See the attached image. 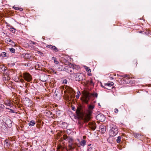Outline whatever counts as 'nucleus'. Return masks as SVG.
Wrapping results in <instances>:
<instances>
[{"instance_id": "f257e3e1", "label": "nucleus", "mask_w": 151, "mask_h": 151, "mask_svg": "<svg viewBox=\"0 0 151 151\" xmlns=\"http://www.w3.org/2000/svg\"><path fill=\"white\" fill-rule=\"evenodd\" d=\"M109 126L110 128V134L112 136H114L118 133V129L115 125L111 123Z\"/></svg>"}, {"instance_id": "f03ea898", "label": "nucleus", "mask_w": 151, "mask_h": 151, "mask_svg": "<svg viewBox=\"0 0 151 151\" xmlns=\"http://www.w3.org/2000/svg\"><path fill=\"white\" fill-rule=\"evenodd\" d=\"M94 108V106L93 105H89L88 107V114L83 118V120L85 122H88L90 119V115L92 112V110Z\"/></svg>"}, {"instance_id": "7ed1b4c3", "label": "nucleus", "mask_w": 151, "mask_h": 151, "mask_svg": "<svg viewBox=\"0 0 151 151\" xmlns=\"http://www.w3.org/2000/svg\"><path fill=\"white\" fill-rule=\"evenodd\" d=\"M73 76L77 81H82L85 78V76L83 74L80 73H74Z\"/></svg>"}, {"instance_id": "20e7f679", "label": "nucleus", "mask_w": 151, "mask_h": 151, "mask_svg": "<svg viewBox=\"0 0 151 151\" xmlns=\"http://www.w3.org/2000/svg\"><path fill=\"white\" fill-rule=\"evenodd\" d=\"M24 79L28 82H30L32 80L31 76L28 73H25L24 74Z\"/></svg>"}, {"instance_id": "39448f33", "label": "nucleus", "mask_w": 151, "mask_h": 151, "mask_svg": "<svg viewBox=\"0 0 151 151\" xmlns=\"http://www.w3.org/2000/svg\"><path fill=\"white\" fill-rule=\"evenodd\" d=\"M89 128L93 130H94L96 128V123L94 122H89L88 124Z\"/></svg>"}, {"instance_id": "423d86ee", "label": "nucleus", "mask_w": 151, "mask_h": 151, "mask_svg": "<svg viewBox=\"0 0 151 151\" xmlns=\"http://www.w3.org/2000/svg\"><path fill=\"white\" fill-rule=\"evenodd\" d=\"M96 118L97 120L101 122L104 121L105 118L104 116L102 114H99L96 116Z\"/></svg>"}, {"instance_id": "0eeeda50", "label": "nucleus", "mask_w": 151, "mask_h": 151, "mask_svg": "<svg viewBox=\"0 0 151 151\" xmlns=\"http://www.w3.org/2000/svg\"><path fill=\"white\" fill-rule=\"evenodd\" d=\"M99 131L102 133H104L106 131V127L103 125H101L99 127Z\"/></svg>"}, {"instance_id": "6e6552de", "label": "nucleus", "mask_w": 151, "mask_h": 151, "mask_svg": "<svg viewBox=\"0 0 151 151\" xmlns=\"http://www.w3.org/2000/svg\"><path fill=\"white\" fill-rule=\"evenodd\" d=\"M5 124L7 125V126L9 127H11L12 125V122L9 119H8L6 120L5 122Z\"/></svg>"}, {"instance_id": "1a4fd4ad", "label": "nucleus", "mask_w": 151, "mask_h": 151, "mask_svg": "<svg viewBox=\"0 0 151 151\" xmlns=\"http://www.w3.org/2000/svg\"><path fill=\"white\" fill-rule=\"evenodd\" d=\"M5 41L7 43L9 42V44H11L13 45H15L14 42L12 40H11L10 38H7L6 39H5Z\"/></svg>"}, {"instance_id": "9d476101", "label": "nucleus", "mask_w": 151, "mask_h": 151, "mask_svg": "<svg viewBox=\"0 0 151 151\" xmlns=\"http://www.w3.org/2000/svg\"><path fill=\"white\" fill-rule=\"evenodd\" d=\"M23 55L25 59H29L31 56V55L29 53H24L23 54Z\"/></svg>"}, {"instance_id": "9b49d317", "label": "nucleus", "mask_w": 151, "mask_h": 151, "mask_svg": "<svg viewBox=\"0 0 151 151\" xmlns=\"http://www.w3.org/2000/svg\"><path fill=\"white\" fill-rule=\"evenodd\" d=\"M57 70L59 71H61L63 69V65H57V68H56Z\"/></svg>"}, {"instance_id": "f8f14e48", "label": "nucleus", "mask_w": 151, "mask_h": 151, "mask_svg": "<svg viewBox=\"0 0 151 151\" xmlns=\"http://www.w3.org/2000/svg\"><path fill=\"white\" fill-rule=\"evenodd\" d=\"M134 137L138 139H140L142 138V136L141 135V134L138 133V134H134Z\"/></svg>"}, {"instance_id": "ddd939ff", "label": "nucleus", "mask_w": 151, "mask_h": 151, "mask_svg": "<svg viewBox=\"0 0 151 151\" xmlns=\"http://www.w3.org/2000/svg\"><path fill=\"white\" fill-rule=\"evenodd\" d=\"M114 85V83L112 82H108L107 83L105 84V86H111Z\"/></svg>"}, {"instance_id": "4468645a", "label": "nucleus", "mask_w": 151, "mask_h": 151, "mask_svg": "<svg viewBox=\"0 0 151 151\" xmlns=\"http://www.w3.org/2000/svg\"><path fill=\"white\" fill-rule=\"evenodd\" d=\"M80 143V145L83 147L86 145V141L84 140H83Z\"/></svg>"}, {"instance_id": "2eb2a0df", "label": "nucleus", "mask_w": 151, "mask_h": 151, "mask_svg": "<svg viewBox=\"0 0 151 151\" xmlns=\"http://www.w3.org/2000/svg\"><path fill=\"white\" fill-rule=\"evenodd\" d=\"M51 50L55 52H57L58 51V48L55 46H52V47Z\"/></svg>"}, {"instance_id": "dca6fc26", "label": "nucleus", "mask_w": 151, "mask_h": 151, "mask_svg": "<svg viewBox=\"0 0 151 151\" xmlns=\"http://www.w3.org/2000/svg\"><path fill=\"white\" fill-rule=\"evenodd\" d=\"M35 124V122L34 121H31L29 123V125L30 126H32L34 125Z\"/></svg>"}, {"instance_id": "f3484780", "label": "nucleus", "mask_w": 151, "mask_h": 151, "mask_svg": "<svg viewBox=\"0 0 151 151\" xmlns=\"http://www.w3.org/2000/svg\"><path fill=\"white\" fill-rule=\"evenodd\" d=\"M10 30L12 33H14L15 32L16 29L14 28L13 27L11 26V27L10 29Z\"/></svg>"}, {"instance_id": "a211bd4d", "label": "nucleus", "mask_w": 151, "mask_h": 151, "mask_svg": "<svg viewBox=\"0 0 151 151\" xmlns=\"http://www.w3.org/2000/svg\"><path fill=\"white\" fill-rule=\"evenodd\" d=\"M52 60H54V63L56 64H58V63H59V62L58 61H57L56 60V58H55V57H53L52 58Z\"/></svg>"}, {"instance_id": "6ab92c4d", "label": "nucleus", "mask_w": 151, "mask_h": 151, "mask_svg": "<svg viewBox=\"0 0 151 151\" xmlns=\"http://www.w3.org/2000/svg\"><path fill=\"white\" fill-rule=\"evenodd\" d=\"M121 137L120 136H118L117 137V138L116 140V141L117 143H120L121 141Z\"/></svg>"}, {"instance_id": "aec40b11", "label": "nucleus", "mask_w": 151, "mask_h": 151, "mask_svg": "<svg viewBox=\"0 0 151 151\" xmlns=\"http://www.w3.org/2000/svg\"><path fill=\"white\" fill-rule=\"evenodd\" d=\"M4 104L8 106H10L11 105V103L9 102L8 101H5Z\"/></svg>"}, {"instance_id": "412c9836", "label": "nucleus", "mask_w": 151, "mask_h": 151, "mask_svg": "<svg viewBox=\"0 0 151 151\" xmlns=\"http://www.w3.org/2000/svg\"><path fill=\"white\" fill-rule=\"evenodd\" d=\"M9 50L12 53H14L15 52V50L14 49L12 48H9Z\"/></svg>"}, {"instance_id": "4be33fe9", "label": "nucleus", "mask_w": 151, "mask_h": 151, "mask_svg": "<svg viewBox=\"0 0 151 151\" xmlns=\"http://www.w3.org/2000/svg\"><path fill=\"white\" fill-rule=\"evenodd\" d=\"M85 69L88 72H90L91 71V70L88 67L85 66Z\"/></svg>"}, {"instance_id": "5701e85b", "label": "nucleus", "mask_w": 151, "mask_h": 151, "mask_svg": "<svg viewBox=\"0 0 151 151\" xmlns=\"http://www.w3.org/2000/svg\"><path fill=\"white\" fill-rule=\"evenodd\" d=\"M4 105L2 104H0V111H1L2 110V109L4 108Z\"/></svg>"}, {"instance_id": "b1692460", "label": "nucleus", "mask_w": 151, "mask_h": 151, "mask_svg": "<svg viewBox=\"0 0 151 151\" xmlns=\"http://www.w3.org/2000/svg\"><path fill=\"white\" fill-rule=\"evenodd\" d=\"M91 145V144H90L88 145V147L87 150L91 151L92 150V147H91L90 146Z\"/></svg>"}, {"instance_id": "393cba45", "label": "nucleus", "mask_w": 151, "mask_h": 151, "mask_svg": "<svg viewBox=\"0 0 151 151\" xmlns=\"http://www.w3.org/2000/svg\"><path fill=\"white\" fill-rule=\"evenodd\" d=\"M69 143H73V139L71 138H69L67 139Z\"/></svg>"}, {"instance_id": "a878e982", "label": "nucleus", "mask_w": 151, "mask_h": 151, "mask_svg": "<svg viewBox=\"0 0 151 151\" xmlns=\"http://www.w3.org/2000/svg\"><path fill=\"white\" fill-rule=\"evenodd\" d=\"M6 52H2L1 53V55L2 57H6L7 56H6Z\"/></svg>"}, {"instance_id": "bb28decb", "label": "nucleus", "mask_w": 151, "mask_h": 151, "mask_svg": "<svg viewBox=\"0 0 151 151\" xmlns=\"http://www.w3.org/2000/svg\"><path fill=\"white\" fill-rule=\"evenodd\" d=\"M25 99L26 101L27 102H28L29 103H31L32 102L31 100L28 98H26Z\"/></svg>"}, {"instance_id": "cd10ccee", "label": "nucleus", "mask_w": 151, "mask_h": 151, "mask_svg": "<svg viewBox=\"0 0 151 151\" xmlns=\"http://www.w3.org/2000/svg\"><path fill=\"white\" fill-rule=\"evenodd\" d=\"M4 144H6V145L7 146L9 145V140L7 139H6L4 141Z\"/></svg>"}, {"instance_id": "c85d7f7f", "label": "nucleus", "mask_w": 151, "mask_h": 151, "mask_svg": "<svg viewBox=\"0 0 151 151\" xmlns=\"http://www.w3.org/2000/svg\"><path fill=\"white\" fill-rule=\"evenodd\" d=\"M91 95L92 96H95L96 97H97L98 96V94L96 93H91Z\"/></svg>"}, {"instance_id": "c756f323", "label": "nucleus", "mask_w": 151, "mask_h": 151, "mask_svg": "<svg viewBox=\"0 0 151 151\" xmlns=\"http://www.w3.org/2000/svg\"><path fill=\"white\" fill-rule=\"evenodd\" d=\"M122 77H123L124 78H130L129 75H127V74L123 75L122 76Z\"/></svg>"}, {"instance_id": "7c9ffc66", "label": "nucleus", "mask_w": 151, "mask_h": 151, "mask_svg": "<svg viewBox=\"0 0 151 151\" xmlns=\"http://www.w3.org/2000/svg\"><path fill=\"white\" fill-rule=\"evenodd\" d=\"M90 85H92L93 86H94V83L92 81V79H91L90 82Z\"/></svg>"}, {"instance_id": "2f4dec72", "label": "nucleus", "mask_w": 151, "mask_h": 151, "mask_svg": "<svg viewBox=\"0 0 151 151\" xmlns=\"http://www.w3.org/2000/svg\"><path fill=\"white\" fill-rule=\"evenodd\" d=\"M52 45H47V47H48L50 49H51L52 47Z\"/></svg>"}, {"instance_id": "473e14b6", "label": "nucleus", "mask_w": 151, "mask_h": 151, "mask_svg": "<svg viewBox=\"0 0 151 151\" xmlns=\"http://www.w3.org/2000/svg\"><path fill=\"white\" fill-rule=\"evenodd\" d=\"M63 83H65L67 84V81L66 79H65L63 80Z\"/></svg>"}, {"instance_id": "72a5a7b5", "label": "nucleus", "mask_w": 151, "mask_h": 151, "mask_svg": "<svg viewBox=\"0 0 151 151\" xmlns=\"http://www.w3.org/2000/svg\"><path fill=\"white\" fill-rule=\"evenodd\" d=\"M40 80L43 82H45L46 81V79H43L42 77H41Z\"/></svg>"}, {"instance_id": "f704fd0d", "label": "nucleus", "mask_w": 151, "mask_h": 151, "mask_svg": "<svg viewBox=\"0 0 151 151\" xmlns=\"http://www.w3.org/2000/svg\"><path fill=\"white\" fill-rule=\"evenodd\" d=\"M73 145V143H69L68 145L69 147H70L72 146Z\"/></svg>"}, {"instance_id": "c9c22d12", "label": "nucleus", "mask_w": 151, "mask_h": 151, "mask_svg": "<svg viewBox=\"0 0 151 151\" xmlns=\"http://www.w3.org/2000/svg\"><path fill=\"white\" fill-rule=\"evenodd\" d=\"M114 111L116 113H117L118 112V110L116 108H115L114 110Z\"/></svg>"}, {"instance_id": "e433bc0d", "label": "nucleus", "mask_w": 151, "mask_h": 151, "mask_svg": "<svg viewBox=\"0 0 151 151\" xmlns=\"http://www.w3.org/2000/svg\"><path fill=\"white\" fill-rule=\"evenodd\" d=\"M9 110H10V111H9V112H10L11 113H14V110H13V109H9Z\"/></svg>"}, {"instance_id": "4c0bfd02", "label": "nucleus", "mask_w": 151, "mask_h": 151, "mask_svg": "<svg viewBox=\"0 0 151 151\" xmlns=\"http://www.w3.org/2000/svg\"><path fill=\"white\" fill-rule=\"evenodd\" d=\"M30 65L31 64L30 63H27L25 65L27 67H29L30 66Z\"/></svg>"}, {"instance_id": "58836bf2", "label": "nucleus", "mask_w": 151, "mask_h": 151, "mask_svg": "<svg viewBox=\"0 0 151 151\" xmlns=\"http://www.w3.org/2000/svg\"><path fill=\"white\" fill-rule=\"evenodd\" d=\"M13 8L14 9L16 10H18L19 9V8L18 7H15L14 6Z\"/></svg>"}, {"instance_id": "ea45409f", "label": "nucleus", "mask_w": 151, "mask_h": 151, "mask_svg": "<svg viewBox=\"0 0 151 151\" xmlns=\"http://www.w3.org/2000/svg\"><path fill=\"white\" fill-rule=\"evenodd\" d=\"M70 149L71 150H73L74 149V147H73L72 146L70 147Z\"/></svg>"}, {"instance_id": "a19ab883", "label": "nucleus", "mask_w": 151, "mask_h": 151, "mask_svg": "<svg viewBox=\"0 0 151 151\" xmlns=\"http://www.w3.org/2000/svg\"><path fill=\"white\" fill-rule=\"evenodd\" d=\"M76 97L77 99L78 98H79V94H78H78L76 96Z\"/></svg>"}, {"instance_id": "79ce46f5", "label": "nucleus", "mask_w": 151, "mask_h": 151, "mask_svg": "<svg viewBox=\"0 0 151 151\" xmlns=\"http://www.w3.org/2000/svg\"><path fill=\"white\" fill-rule=\"evenodd\" d=\"M18 10H19L20 11H22L23 10V9L22 8H19V9H18Z\"/></svg>"}, {"instance_id": "37998d69", "label": "nucleus", "mask_w": 151, "mask_h": 151, "mask_svg": "<svg viewBox=\"0 0 151 151\" xmlns=\"http://www.w3.org/2000/svg\"><path fill=\"white\" fill-rule=\"evenodd\" d=\"M109 78L110 80H112L113 79V78L112 77H109Z\"/></svg>"}, {"instance_id": "c03bdc74", "label": "nucleus", "mask_w": 151, "mask_h": 151, "mask_svg": "<svg viewBox=\"0 0 151 151\" xmlns=\"http://www.w3.org/2000/svg\"><path fill=\"white\" fill-rule=\"evenodd\" d=\"M101 86L102 87H103V88H104V86H103V85L102 84H101Z\"/></svg>"}, {"instance_id": "a18cd8bd", "label": "nucleus", "mask_w": 151, "mask_h": 151, "mask_svg": "<svg viewBox=\"0 0 151 151\" xmlns=\"http://www.w3.org/2000/svg\"><path fill=\"white\" fill-rule=\"evenodd\" d=\"M75 109V108L74 107V108H73V109H72L73 110H75L74 109Z\"/></svg>"}, {"instance_id": "49530a36", "label": "nucleus", "mask_w": 151, "mask_h": 151, "mask_svg": "<svg viewBox=\"0 0 151 151\" xmlns=\"http://www.w3.org/2000/svg\"><path fill=\"white\" fill-rule=\"evenodd\" d=\"M70 66H72V65H73L72 64H71V63H70Z\"/></svg>"}, {"instance_id": "de8ad7c7", "label": "nucleus", "mask_w": 151, "mask_h": 151, "mask_svg": "<svg viewBox=\"0 0 151 151\" xmlns=\"http://www.w3.org/2000/svg\"><path fill=\"white\" fill-rule=\"evenodd\" d=\"M6 109H9H9H9V108H7V107H6Z\"/></svg>"}, {"instance_id": "09e8293b", "label": "nucleus", "mask_w": 151, "mask_h": 151, "mask_svg": "<svg viewBox=\"0 0 151 151\" xmlns=\"http://www.w3.org/2000/svg\"><path fill=\"white\" fill-rule=\"evenodd\" d=\"M85 102H86V103H88V101H85Z\"/></svg>"}, {"instance_id": "8fccbe9b", "label": "nucleus", "mask_w": 151, "mask_h": 151, "mask_svg": "<svg viewBox=\"0 0 151 151\" xmlns=\"http://www.w3.org/2000/svg\"><path fill=\"white\" fill-rule=\"evenodd\" d=\"M98 105H99V106H100V103H99V104H98Z\"/></svg>"}, {"instance_id": "3c124183", "label": "nucleus", "mask_w": 151, "mask_h": 151, "mask_svg": "<svg viewBox=\"0 0 151 151\" xmlns=\"http://www.w3.org/2000/svg\"><path fill=\"white\" fill-rule=\"evenodd\" d=\"M42 151H46L45 150H43Z\"/></svg>"}, {"instance_id": "603ef678", "label": "nucleus", "mask_w": 151, "mask_h": 151, "mask_svg": "<svg viewBox=\"0 0 151 151\" xmlns=\"http://www.w3.org/2000/svg\"><path fill=\"white\" fill-rule=\"evenodd\" d=\"M33 44H35V42H33Z\"/></svg>"}, {"instance_id": "864d4df0", "label": "nucleus", "mask_w": 151, "mask_h": 151, "mask_svg": "<svg viewBox=\"0 0 151 151\" xmlns=\"http://www.w3.org/2000/svg\"><path fill=\"white\" fill-rule=\"evenodd\" d=\"M79 114H81V112L80 111V112H79Z\"/></svg>"}, {"instance_id": "5fc2aeb1", "label": "nucleus", "mask_w": 151, "mask_h": 151, "mask_svg": "<svg viewBox=\"0 0 151 151\" xmlns=\"http://www.w3.org/2000/svg\"><path fill=\"white\" fill-rule=\"evenodd\" d=\"M55 72V71L54 70V71H53L54 73H56V72Z\"/></svg>"}, {"instance_id": "6e6d98bb", "label": "nucleus", "mask_w": 151, "mask_h": 151, "mask_svg": "<svg viewBox=\"0 0 151 151\" xmlns=\"http://www.w3.org/2000/svg\"><path fill=\"white\" fill-rule=\"evenodd\" d=\"M57 94H55V96H57Z\"/></svg>"}, {"instance_id": "4d7b16f0", "label": "nucleus", "mask_w": 151, "mask_h": 151, "mask_svg": "<svg viewBox=\"0 0 151 151\" xmlns=\"http://www.w3.org/2000/svg\"><path fill=\"white\" fill-rule=\"evenodd\" d=\"M44 77H47V76H44Z\"/></svg>"}, {"instance_id": "13d9d810", "label": "nucleus", "mask_w": 151, "mask_h": 151, "mask_svg": "<svg viewBox=\"0 0 151 151\" xmlns=\"http://www.w3.org/2000/svg\"><path fill=\"white\" fill-rule=\"evenodd\" d=\"M79 93H80V91H79Z\"/></svg>"}]
</instances>
